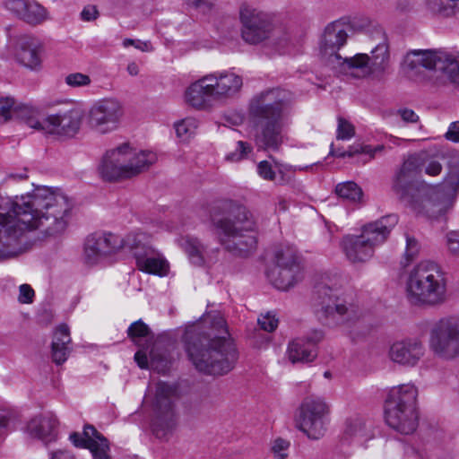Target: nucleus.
Here are the masks:
<instances>
[{
    "mask_svg": "<svg viewBox=\"0 0 459 459\" xmlns=\"http://www.w3.org/2000/svg\"><path fill=\"white\" fill-rule=\"evenodd\" d=\"M257 322L261 329L268 333L273 332L278 326V319H276L274 315H272L271 313L261 316Z\"/></svg>",
    "mask_w": 459,
    "mask_h": 459,
    "instance_id": "obj_48",
    "label": "nucleus"
},
{
    "mask_svg": "<svg viewBox=\"0 0 459 459\" xmlns=\"http://www.w3.org/2000/svg\"><path fill=\"white\" fill-rule=\"evenodd\" d=\"M459 193V157H455L443 183L426 197L412 204L418 215L430 220L445 216L454 206Z\"/></svg>",
    "mask_w": 459,
    "mask_h": 459,
    "instance_id": "obj_11",
    "label": "nucleus"
},
{
    "mask_svg": "<svg viewBox=\"0 0 459 459\" xmlns=\"http://www.w3.org/2000/svg\"><path fill=\"white\" fill-rule=\"evenodd\" d=\"M58 420L52 413L35 416L27 424L26 431L32 438L45 446L56 442L58 437Z\"/></svg>",
    "mask_w": 459,
    "mask_h": 459,
    "instance_id": "obj_24",
    "label": "nucleus"
},
{
    "mask_svg": "<svg viewBox=\"0 0 459 459\" xmlns=\"http://www.w3.org/2000/svg\"><path fill=\"white\" fill-rule=\"evenodd\" d=\"M269 281L278 290H288L303 278L297 250L290 246L274 252V264L266 273Z\"/></svg>",
    "mask_w": 459,
    "mask_h": 459,
    "instance_id": "obj_13",
    "label": "nucleus"
},
{
    "mask_svg": "<svg viewBox=\"0 0 459 459\" xmlns=\"http://www.w3.org/2000/svg\"><path fill=\"white\" fill-rule=\"evenodd\" d=\"M243 87V78L230 71H215L191 82L184 91V101L199 111L212 109L216 104L237 98Z\"/></svg>",
    "mask_w": 459,
    "mask_h": 459,
    "instance_id": "obj_5",
    "label": "nucleus"
},
{
    "mask_svg": "<svg viewBox=\"0 0 459 459\" xmlns=\"http://www.w3.org/2000/svg\"><path fill=\"white\" fill-rule=\"evenodd\" d=\"M87 449L91 452L92 459H112L109 441L98 430L91 437Z\"/></svg>",
    "mask_w": 459,
    "mask_h": 459,
    "instance_id": "obj_33",
    "label": "nucleus"
},
{
    "mask_svg": "<svg viewBox=\"0 0 459 459\" xmlns=\"http://www.w3.org/2000/svg\"><path fill=\"white\" fill-rule=\"evenodd\" d=\"M135 260L137 268L142 272L159 276H166L169 273V262L153 247L146 251H138L135 254Z\"/></svg>",
    "mask_w": 459,
    "mask_h": 459,
    "instance_id": "obj_25",
    "label": "nucleus"
},
{
    "mask_svg": "<svg viewBox=\"0 0 459 459\" xmlns=\"http://www.w3.org/2000/svg\"><path fill=\"white\" fill-rule=\"evenodd\" d=\"M403 67L410 76L420 67L440 72L442 79L436 82L437 85L448 82L459 88L458 54L441 49H414L404 56Z\"/></svg>",
    "mask_w": 459,
    "mask_h": 459,
    "instance_id": "obj_10",
    "label": "nucleus"
},
{
    "mask_svg": "<svg viewBox=\"0 0 459 459\" xmlns=\"http://www.w3.org/2000/svg\"><path fill=\"white\" fill-rule=\"evenodd\" d=\"M406 297L415 306L433 307L446 300V281L441 268L434 262L422 261L409 273Z\"/></svg>",
    "mask_w": 459,
    "mask_h": 459,
    "instance_id": "obj_6",
    "label": "nucleus"
},
{
    "mask_svg": "<svg viewBox=\"0 0 459 459\" xmlns=\"http://www.w3.org/2000/svg\"><path fill=\"white\" fill-rule=\"evenodd\" d=\"M446 140L453 143H459V121L452 122L445 134Z\"/></svg>",
    "mask_w": 459,
    "mask_h": 459,
    "instance_id": "obj_56",
    "label": "nucleus"
},
{
    "mask_svg": "<svg viewBox=\"0 0 459 459\" xmlns=\"http://www.w3.org/2000/svg\"><path fill=\"white\" fill-rule=\"evenodd\" d=\"M177 391V386L171 384L159 382L156 385L152 401V430L160 438L172 433L178 426Z\"/></svg>",
    "mask_w": 459,
    "mask_h": 459,
    "instance_id": "obj_12",
    "label": "nucleus"
},
{
    "mask_svg": "<svg viewBox=\"0 0 459 459\" xmlns=\"http://www.w3.org/2000/svg\"><path fill=\"white\" fill-rule=\"evenodd\" d=\"M197 128V121L193 117H186L175 124L177 136L183 141L188 140L195 134Z\"/></svg>",
    "mask_w": 459,
    "mask_h": 459,
    "instance_id": "obj_39",
    "label": "nucleus"
},
{
    "mask_svg": "<svg viewBox=\"0 0 459 459\" xmlns=\"http://www.w3.org/2000/svg\"><path fill=\"white\" fill-rule=\"evenodd\" d=\"M22 20L29 24L37 25L48 19L47 10L35 2H28Z\"/></svg>",
    "mask_w": 459,
    "mask_h": 459,
    "instance_id": "obj_36",
    "label": "nucleus"
},
{
    "mask_svg": "<svg viewBox=\"0 0 459 459\" xmlns=\"http://www.w3.org/2000/svg\"><path fill=\"white\" fill-rule=\"evenodd\" d=\"M417 396L418 389L412 384L393 387L385 406L387 425L403 435L413 433L419 423Z\"/></svg>",
    "mask_w": 459,
    "mask_h": 459,
    "instance_id": "obj_8",
    "label": "nucleus"
},
{
    "mask_svg": "<svg viewBox=\"0 0 459 459\" xmlns=\"http://www.w3.org/2000/svg\"><path fill=\"white\" fill-rule=\"evenodd\" d=\"M365 145L360 144H353L349 147L347 151L342 153H337V157L344 158V157H352L359 153H364Z\"/></svg>",
    "mask_w": 459,
    "mask_h": 459,
    "instance_id": "obj_59",
    "label": "nucleus"
},
{
    "mask_svg": "<svg viewBox=\"0 0 459 459\" xmlns=\"http://www.w3.org/2000/svg\"><path fill=\"white\" fill-rule=\"evenodd\" d=\"M290 448V442L283 438H276L272 444V452L275 459H286Z\"/></svg>",
    "mask_w": 459,
    "mask_h": 459,
    "instance_id": "obj_45",
    "label": "nucleus"
},
{
    "mask_svg": "<svg viewBox=\"0 0 459 459\" xmlns=\"http://www.w3.org/2000/svg\"><path fill=\"white\" fill-rule=\"evenodd\" d=\"M424 171L427 175L435 177L442 171V165L436 160H429L424 163Z\"/></svg>",
    "mask_w": 459,
    "mask_h": 459,
    "instance_id": "obj_53",
    "label": "nucleus"
},
{
    "mask_svg": "<svg viewBox=\"0 0 459 459\" xmlns=\"http://www.w3.org/2000/svg\"><path fill=\"white\" fill-rule=\"evenodd\" d=\"M316 315L329 325H340L355 321L359 314L352 305L347 304L336 296L327 286H319L316 290Z\"/></svg>",
    "mask_w": 459,
    "mask_h": 459,
    "instance_id": "obj_14",
    "label": "nucleus"
},
{
    "mask_svg": "<svg viewBox=\"0 0 459 459\" xmlns=\"http://www.w3.org/2000/svg\"><path fill=\"white\" fill-rule=\"evenodd\" d=\"M15 100L11 97L0 98V124L7 122L12 116Z\"/></svg>",
    "mask_w": 459,
    "mask_h": 459,
    "instance_id": "obj_44",
    "label": "nucleus"
},
{
    "mask_svg": "<svg viewBox=\"0 0 459 459\" xmlns=\"http://www.w3.org/2000/svg\"><path fill=\"white\" fill-rule=\"evenodd\" d=\"M188 5L200 10L203 13L208 12L212 8L214 0H184Z\"/></svg>",
    "mask_w": 459,
    "mask_h": 459,
    "instance_id": "obj_55",
    "label": "nucleus"
},
{
    "mask_svg": "<svg viewBox=\"0 0 459 459\" xmlns=\"http://www.w3.org/2000/svg\"><path fill=\"white\" fill-rule=\"evenodd\" d=\"M252 147L249 143L238 141L237 149L235 152L229 153L226 156V159L230 161H239L242 159L246 158L247 155L251 152Z\"/></svg>",
    "mask_w": 459,
    "mask_h": 459,
    "instance_id": "obj_46",
    "label": "nucleus"
},
{
    "mask_svg": "<svg viewBox=\"0 0 459 459\" xmlns=\"http://www.w3.org/2000/svg\"><path fill=\"white\" fill-rule=\"evenodd\" d=\"M124 108L119 100L106 98L95 102L90 108L88 123L99 134L116 131L122 121Z\"/></svg>",
    "mask_w": 459,
    "mask_h": 459,
    "instance_id": "obj_19",
    "label": "nucleus"
},
{
    "mask_svg": "<svg viewBox=\"0 0 459 459\" xmlns=\"http://www.w3.org/2000/svg\"><path fill=\"white\" fill-rule=\"evenodd\" d=\"M337 121L336 138L342 141L351 139L355 135L354 126L342 117H338Z\"/></svg>",
    "mask_w": 459,
    "mask_h": 459,
    "instance_id": "obj_40",
    "label": "nucleus"
},
{
    "mask_svg": "<svg viewBox=\"0 0 459 459\" xmlns=\"http://www.w3.org/2000/svg\"><path fill=\"white\" fill-rule=\"evenodd\" d=\"M419 171V159L416 156H410L404 160L398 173L414 178Z\"/></svg>",
    "mask_w": 459,
    "mask_h": 459,
    "instance_id": "obj_43",
    "label": "nucleus"
},
{
    "mask_svg": "<svg viewBox=\"0 0 459 459\" xmlns=\"http://www.w3.org/2000/svg\"><path fill=\"white\" fill-rule=\"evenodd\" d=\"M418 252H419L418 241L414 238L407 236L406 237V249H405L406 257L409 260H411L418 254Z\"/></svg>",
    "mask_w": 459,
    "mask_h": 459,
    "instance_id": "obj_54",
    "label": "nucleus"
},
{
    "mask_svg": "<svg viewBox=\"0 0 459 459\" xmlns=\"http://www.w3.org/2000/svg\"><path fill=\"white\" fill-rule=\"evenodd\" d=\"M429 8L443 17H451L459 11V0H428Z\"/></svg>",
    "mask_w": 459,
    "mask_h": 459,
    "instance_id": "obj_35",
    "label": "nucleus"
},
{
    "mask_svg": "<svg viewBox=\"0 0 459 459\" xmlns=\"http://www.w3.org/2000/svg\"><path fill=\"white\" fill-rule=\"evenodd\" d=\"M122 238L112 233H94L90 235L84 244V257L88 264H93L101 258L109 255L122 247Z\"/></svg>",
    "mask_w": 459,
    "mask_h": 459,
    "instance_id": "obj_21",
    "label": "nucleus"
},
{
    "mask_svg": "<svg viewBox=\"0 0 459 459\" xmlns=\"http://www.w3.org/2000/svg\"><path fill=\"white\" fill-rule=\"evenodd\" d=\"M134 48L143 51V52H151L153 50V47L150 41H142V40H135Z\"/></svg>",
    "mask_w": 459,
    "mask_h": 459,
    "instance_id": "obj_64",
    "label": "nucleus"
},
{
    "mask_svg": "<svg viewBox=\"0 0 459 459\" xmlns=\"http://www.w3.org/2000/svg\"><path fill=\"white\" fill-rule=\"evenodd\" d=\"M347 27L344 22L335 21L325 27L320 40L319 49L322 57L333 65L337 64L340 68L345 58H342L338 51L346 43Z\"/></svg>",
    "mask_w": 459,
    "mask_h": 459,
    "instance_id": "obj_20",
    "label": "nucleus"
},
{
    "mask_svg": "<svg viewBox=\"0 0 459 459\" xmlns=\"http://www.w3.org/2000/svg\"><path fill=\"white\" fill-rule=\"evenodd\" d=\"M49 459H76L74 455L67 450H57L50 453Z\"/></svg>",
    "mask_w": 459,
    "mask_h": 459,
    "instance_id": "obj_60",
    "label": "nucleus"
},
{
    "mask_svg": "<svg viewBox=\"0 0 459 459\" xmlns=\"http://www.w3.org/2000/svg\"><path fill=\"white\" fill-rule=\"evenodd\" d=\"M384 148L385 147L382 144L377 145L375 147L365 145L364 154L369 155V157L373 159L377 152H383Z\"/></svg>",
    "mask_w": 459,
    "mask_h": 459,
    "instance_id": "obj_63",
    "label": "nucleus"
},
{
    "mask_svg": "<svg viewBox=\"0 0 459 459\" xmlns=\"http://www.w3.org/2000/svg\"><path fill=\"white\" fill-rule=\"evenodd\" d=\"M372 435L366 422L360 418H354L348 420L344 431V437L362 443L369 438Z\"/></svg>",
    "mask_w": 459,
    "mask_h": 459,
    "instance_id": "obj_31",
    "label": "nucleus"
},
{
    "mask_svg": "<svg viewBox=\"0 0 459 459\" xmlns=\"http://www.w3.org/2000/svg\"><path fill=\"white\" fill-rule=\"evenodd\" d=\"M425 354L421 342L416 339H404L394 342L389 348V359L404 367H415Z\"/></svg>",
    "mask_w": 459,
    "mask_h": 459,
    "instance_id": "obj_23",
    "label": "nucleus"
},
{
    "mask_svg": "<svg viewBox=\"0 0 459 459\" xmlns=\"http://www.w3.org/2000/svg\"><path fill=\"white\" fill-rule=\"evenodd\" d=\"M429 346L435 354L444 359L459 355V317L441 319L431 330Z\"/></svg>",
    "mask_w": 459,
    "mask_h": 459,
    "instance_id": "obj_17",
    "label": "nucleus"
},
{
    "mask_svg": "<svg viewBox=\"0 0 459 459\" xmlns=\"http://www.w3.org/2000/svg\"><path fill=\"white\" fill-rule=\"evenodd\" d=\"M446 246L452 255L459 257V230H451L446 233Z\"/></svg>",
    "mask_w": 459,
    "mask_h": 459,
    "instance_id": "obj_47",
    "label": "nucleus"
},
{
    "mask_svg": "<svg viewBox=\"0 0 459 459\" xmlns=\"http://www.w3.org/2000/svg\"><path fill=\"white\" fill-rule=\"evenodd\" d=\"M98 15L99 12L95 5H87L81 13V19L84 22H91L96 20Z\"/></svg>",
    "mask_w": 459,
    "mask_h": 459,
    "instance_id": "obj_57",
    "label": "nucleus"
},
{
    "mask_svg": "<svg viewBox=\"0 0 459 459\" xmlns=\"http://www.w3.org/2000/svg\"><path fill=\"white\" fill-rule=\"evenodd\" d=\"M178 245L186 252L190 262L196 266H203L206 263L205 246L196 238L190 236L178 239Z\"/></svg>",
    "mask_w": 459,
    "mask_h": 459,
    "instance_id": "obj_29",
    "label": "nucleus"
},
{
    "mask_svg": "<svg viewBox=\"0 0 459 459\" xmlns=\"http://www.w3.org/2000/svg\"><path fill=\"white\" fill-rule=\"evenodd\" d=\"M397 222L398 217L389 214L365 225L360 235L344 237L342 247L347 259L352 264L364 263L370 259L375 247L385 241Z\"/></svg>",
    "mask_w": 459,
    "mask_h": 459,
    "instance_id": "obj_9",
    "label": "nucleus"
},
{
    "mask_svg": "<svg viewBox=\"0 0 459 459\" xmlns=\"http://www.w3.org/2000/svg\"><path fill=\"white\" fill-rule=\"evenodd\" d=\"M288 92L281 89L263 91L254 97L250 114L257 118L255 144L262 150H278L282 143L283 118L288 109Z\"/></svg>",
    "mask_w": 459,
    "mask_h": 459,
    "instance_id": "obj_4",
    "label": "nucleus"
},
{
    "mask_svg": "<svg viewBox=\"0 0 459 459\" xmlns=\"http://www.w3.org/2000/svg\"><path fill=\"white\" fill-rule=\"evenodd\" d=\"M157 161L151 151H136L125 143L106 152L100 166V173L107 181L130 178L147 170Z\"/></svg>",
    "mask_w": 459,
    "mask_h": 459,
    "instance_id": "obj_7",
    "label": "nucleus"
},
{
    "mask_svg": "<svg viewBox=\"0 0 459 459\" xmlns=\"http://www.w3.org/2000/svg\"><path fill=\"white\" fill-rule=\"evenodd\" d=\"M28 2L25 0H7L6 8L20 19L22 18Z\"/></svg>",
    "mask_w": 459,
    "mask_h": 459,
    "instance_id": "obj_51",
    "label": "nucleus"
},
{
    "mask_svg": "<svg viewBox=\"0 0 459 459\" xmlns=\"http://www.w3.org/2000/svg\"><path fill=\"white\" fill-rule=\"evenodd\" d=\"M12 418V412L5 409L0 410V429L7 427Z\"/></svg>",
    "mask_w": 459,
    "mask_h": 459,
    "instance_id": "obj_62",
    "label": "nucleus"
},
{
    "mask_svg": "<svg viewBox=\"0 0 459 459\" xmlns=\"http://www.w3.org/2000/svg\"><path fill=\"white\" fill-rule=\"evenodd\" d=\"M65 83L73 88L89 86L91 80L89 75L82 73L69 74L65 78Z\"/></svg>",
    "mask_w": 459,
    "mask_h": 459,
    "instance_id": "obj_42",
    "label": "nucleus"
},
{
    "mask_svg": "<svg viewBox=\"0 0 459 459\" xmlns=\"http://www.w3.org/2000/svg\"><path fill=\"white\" fill-rule=\"evenodd\" d=\"M97 429L92 425H85L83 432H73L69 436V440L75 447L86 448L91 441V437L96 434Z\"/></svg>",
    "mask_w": 459,
    "mask_h": 459,
    "instance_id": "obj_38",
    "label": "nucleus"
},
{
    "mask_svg": "<svg viewBox=\"0 0 459 459\" xmlns=\"http://www.w3.org/2000/svg\"><path fill=\"white\" fill-rule=\"evenodd\" d=\"M82 120V110L71 108L64 113L49 115L44 118L43 131L58 136L73 137L78 133Z\"/></svg>",
    "mask_w": 459,
    "mask_h": 459,
    "instance_id": "obj_22",
    "label": "nucleus"
},
{
    "mask_svg": "<svg viewBox=\"0 0 459 459\" xmlns=\"http://www.w3.org/2000/svg\"><path fill=\"white\" fill-rule=\"evenodd\" d=\"M16 58L24 66L36 69L40 65V47L31 39H22L16 50Z\"/></svg>",
    "mask_w": 459,
    "mask_h": 459,
    "instance_id": "obj_27",
    "label": "nucleus"
},
{
    "mask_svg": "<svg viewBox=\"0 0 459 459\" xmlns=\"http://www.w3.org/2000/svg\"><path fill=\"white\" fill-rule=\"evenodd\" d=\"M151 235L143 231L131 232L125 238H122V247H127L133 251L134 256L139 251H146L152 248L150 246Z\"/></svg>",
    "mask_w": 459,
    "mask_h": 459,
    "instance_id": "obj_32",
    "label": "nucleus"
},
{
    "mask_svg": "<svg viewBox=\"0 0 459 459\" xmlns=\"http://www.w3.org/2000/svg\"><path fill=\"white\" fill-rule=\"evenodd\" d=\"M12 113L23 120L30 127L43 131L44 119L39 120V109L38 108L30 104L15 102Z\"/></svg>",
    "mask_w": 459,
    "mask_h": 459,
    "instance_id": "obj_30",
    "label": "nucleus"
},
{
    "mask_svg": "<svg viewBox=\"0 0 459 459\" xmlns=\"http://www.w3.org/2000/svg\"><path fill=\"white\" fill-rule=\"evenodd\" d=\"M335 193L339 197L350 203L359 202L363 195L362 189L352 181L338 184Z\"/></svg>",
    "mask_w": 459,
    "mask_h": 459,
    "instance_id": "obj_34",
    "label": "nucleus"
},
{
    "mask_svg": "<svg viewBox=\"0 0 459 459\" xmlns=\"http://www.w3.org/2000/svg\"><path fill=\"white\" fill-rule=\"evenodd\" d=\"M412 180L413 178H411L397 173L393 184L394 191L401 197H403L408 193Z\"/></svg>",
    "mask_w": 459,
    "mask_h": 459,
    "instance_id": "obj_41",
    "label": "nucleus"
},
{
    "mask_svg": "<svg viewBox=\"0 0 459 459\" xmlns=\"http://www.w3.org/2000/svg\"><path fill=\"white\" fill-rule=\"evenodd\" d=\"M389 61V50L385 42L379 43L367 54H357L345 58L341 64V71L356 78H363L377 71H384Z\"/></svg>",
    "mask_w": 459,
    "mask_h": 459,
    "instance_id": "obj_18",
    "label": "nucleus"
},
{
    "mask_svg": "<svg viewBox=\"0 0 459 459\" xmlns=\"http://www.w3.org/2000/svg\"><path fill=\"white\" fill-rule=\"evenodd\" d=\"M220 218H212V223L223 247L233 255L247 257L257 247L258 224L254 213L245 205L232 200L221 202Z\"/></svg>",
    "mask_w": 459,
    "mask_h": 459,
    "instance_id": "obj_3",
    "label": "nucleus"
},
{
    "mask_svg": "<svg viewBox=\"0 0 459 459\" xmlns=\"http://www.w3.org/2000/svg\"><path fill=\"white\" fill-rule=\"evenodd\" d=\"M129 338L139 345L140 340L145 338L147 341L152 339V333L149 326L141 319L131 324L127 329Z\"/></svg>",
    "mask_w": 459,
    "mask_h": 459,
    "instance_id": "obj_37",
    "label": "nucleus"
},
{
    "mask_svg": "<svg viewBox=\"0 0 459 459\" xmlns=\"http://www.w3.org/2000/svg\"><path fill=\"white\" fill-rule=\"evenodd\" d=\"M329 407L319 397L306 398L299 409L297 427L309 439L317 440L326 432Z\"/></svg>",
    "mask_w": 459,
    "mask_h": 459,
    "instance_id": "obj_16",
    "label": "nucleus"
},
{
    "mask_svg": "<svg viewBox=\"0 0 459 459\" xmlns=\"http://www.w3.org/2000/svg\"><path fill=\"white\" fill-rule=\"evenodd\" d=\"M34 297V290L28 284L20 286L19 301L23 304L31 303Z\"/></svg>",
    "mask_w": 459,
    "mask_h": 459,
    "instance_id": "obj_52",
    "label": "nucleus"
},
{
    "mask_svg": "<svg viewBox=\"0 0 459 459\" xmlns=\"http://www.w3.org/2000/svg\"><path fill=\"white\" fill-rule=\"evenodd\" d=\"M257 173L263 179L268 181L274 180L276 177L272 164L267 160H262L257 164Z\"/></svg>",
    "mask_w": 459,
    "mask_h": 459,
    "instance_id": "obj_49",
    "label": "nucleus"
},
{
    "mask_svg": "<svg viewBox=\"0 0 459 459\" xmlns=\"http://www.w3.org/2000/svg\"><path fill=\"white\" fill-rule=\"evenodd\" d=\"M239 21L241 38L251 45L265 41L274 30L273 15L250 5L240 7Z\"/></svg>",
    "mask_w": 459,
    "mask_h": 459,
    "instance_id": "obj_15",
    "label": "nucleus"
},
{
    "mask_svg": "<svg viewBox=\"0 0 459 459\" xmlns=\"http://www.w3.org/2000/svg\"><path fill=\"white\" fill-rule=\"evenodd\" d=\"M134 360L141 368L148 367V356L145 351L140 350L134 354Z\"/></svg>",
    "mask_w": 459,
    "mask_h": 459,
    "instance_id": "obj_61",
    "label": "nucleus"
},
{
    "mask_svg": "<svg viewBox=\"0 0 459 459\" xmlns=\"http://www.w3.org/2000/svg\"><path fill=\"white\" fill-rule=\"evenodd\" d=\"M398 113L400 114L402 119L406 123H416L419 120L418 115L412 109H399Z\"/></svg>",
    "mask_w": 459,
    "mask_h": 459,
    "instance_id": "obj_58",
    "label": "nucleus"
},
{
    "mask_svg": "<svg viewBox=\"0 0 459 459\" xmlns=\"http://www.w3.org/2000/svg\"><path fill=\"white\" fill-rule=\"evenodd\" d=\"M71 209L65 195L46 186L14 197L0 193V262L25 252L29 230H39L46 237L64 232Z\"/></svg>",
    "mask_w": 459,
    "mask_h": 459,
    "instance_id": "obj_1",
    "label": "nucleus"
},
{
    "mask_svg": "<svg viewBox=\"0 0 459 459\" xmlns=\"http://www.w3.org/2000/svg\"><path fill=\"white\" fill-rule=\"evenodd\" d=\"M325 334L322 330L313 329L307 333L302 339L305 340L307 347L314 348L317 351V344L324 339Z\"/></svg>",
    "mask_w": 459,
    "mask_h": 459,
    "instance_id": "obj_50",
    "label": "nucleus"
},
{
    "mask_svg": "<svg viewBox=\"0 0 459 459\" xmlns=\"http://www.w3.org/2000/svg\"><path fill=\"white\" fill-rule=\"evenodd\" d=\"M286 354L291 363H308L316 358L317 351L307 347L304 339L296 338L289 342Z\"/></svg>",
    "mask_w": 459,
    "mask_h": 459,
    "instance_id": "obj_28",
    "label": "nucleus"
},
{
    "mask_svg": "<svg viewBox=\"0 0 459 459\" xmlns=\"http://www.w3.org/2000/svg\"><path fill=\"white\" fill-rule=\"evenodd\" d=\"M229 333L225 319L216 314L188 326L184 334L185 349L198 371L223 375L230 372L238 351Z\"/></svg>",
    "mask_w": 459,
    "mask_h": 459,
    "instance_id": "obj_2",
    "label": "nucleus"
},
{
    "mask_svg": "<svg viewBox=\"0 0 459 459\" xmlns=\"http://www.w3.org/2000/svg\"><path fill=\"white\" fill-rule=\"evenodd\" d=\"M70 343L71 337L68 325L65 324L59 325L54 332L51 343V357L53 362L56 365H61L66 361L71 351V348L69 347Z\"/></svg>",
    "mask_w": 459,
    "mask_h": 459,
    "instance_id": "obj_26",
    "label": "nucleus"
}]
</instances>
